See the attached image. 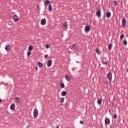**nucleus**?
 Returning <instances> with one entry per match:
<instances>
[{
    "label": "nucleus",
    "mask_w": 128,
    "mask_h": 128,
    "mask_svg": "<svg viewBox=\"0 0 128 128\" xmlns=\"http://www.w3.org/2000/svg\"><path fill=\"white\" fill-rule=\"evenodd\" d=\"M107 78L109 82H112V74L111 72H108L107 74Z\"/></svg>",
    "instance_id": "nucleus-1"
},
{
    "label": "nucleus",
    "mask_w": 128,
    "mask_h": 128,
    "mask_svg": "<svg viewBox=\"0 0 128 128\" xmlns=\"http://www.w3.org/2000/svg\"><path fill=\"white\" fill-rule=\"evenodd\" d=\"M96 14L98 18H100L102 16V11L100 10V9L97 10Z\"/></svg>",
    "instance_id": "nucleus-2"
},
{
    "label": "nucleus",
    "mask_w": 128,
    "mask_h": 128,
    "mask_svg": "<svg viewBox=\"0 0 128 128\" xmlns=\"http://www.w3.org/2000/svg\"><path fill=\"white\" fill-rule=\"evenodd\" d=\"M38 116V109H35L34 111V118H36Z\"/></svg>",
    "instance_id": "nucleus-3"
},
{
    "label": "nucleus",
    "mask_w": 128,
    "mask_h": 128,
    "mask_svg": "<svg viewBox=\"0 0 128 128\" xmlns=\"http://www.w3.org/2000/svg\"><path fill=\"white\" fill-rule=\"evenodd\" d=\"M104 122L106 126H108L110 124V120L108 118H106Z\"/></svg>",
    "instance_id": "nucleus-4"
},
{
    "label": "nucleus",
    "mask_w": 128,
    "mask_h": 128,
    "mask_svg": "<svg viewBox=\"0 0 128 128\" xmlns=\"http://www.w3.org/2000/svg\"><path fill=\"white\" fill-rule=\"evenodd\" d=\"M70 50H72L74 52H76V46L75 44H73L72 46H70Z\"/></svg>",
    "instance_id": "nucleus-5"
},
{
    "label": "nucleus",
    "mask_w": 128,
    "mask_h": 128,
    "mask_svg": "<svg viewBox=\"0 0 128 128\" xmlns=\"http://www.w3.org/2000/svg\"><path fill=\"white\" fill-rule=\"evenodd\" d=\"M126 26V18H123L122 20V28H125Z\"/></svg>",
    "instance_id": "nucleus-6"
},
{
    "label": "nucleus",
    "mask_w": 128,
    "mask_h": 128,
    "mask_svg": "<svg viewBox=\"0 0 128 128\" xmlns=\"http://www.w3.org/2000/svg\"><path fill=\"white\" fill-rule=\"evenodd\" d=\"M112 16V13L110 12V10H108L106 12V18H110Z\"/></svg>",
    "instance_id": "nucleus-7"
},
{
    "label": "nucleus",
    "mask_w": 128,
    "mask_h": 128,
    "mask_svg": "<svg viewBox=\"0 0 128 128\" xmlns=\"http://www.w3.org/2000/svg\"><path fill=\"white\" fill-rule=\"evenodd\" d=\"M90 26L87 25L85 27V32H90Z\"/></svg>",
    "instance_id": "nucleus-8"
},
{
    "label": "nucleus",
    "mask_w": 128,
    "mask_h": 128,
    "mask_svg": "<svg viewBox=\"0 0 128 128\" xmlns=\"http://www.w3.org/2000/svg\"><path fill=\"white\" fill-rule=\"evenodd\" d=\"M46 22V18H43L41 20L40 24L42 26H44Z\"/></svg>",
    "instance_id": "nucleus-9"
},
{
    "label": "nucleus",
    "mask_w": 128,
    "mask_h": 128,
    "mask_svg": "<svg viewBox=\"0 0 128 128\" xmlns=\"http://www.w3.org/2000/svg\"><path fill=\"white\" fill-rule=\"evenodd\" d=\"M10 110H14L16 109V104H14V103H12L10 107Z\"/></svg>",
    "instance_id": "nucleus-10"
},
{
    "label": "nucleus",
    "mask_w": 128,
    "mask_h": 128,
    "mask_svg": "<svg viewBox=\"0 0 128 128\" xmlns=\"http://www.w3.org/2000/svg\"><path fill=\"white\" fill-rule=\"evenodd\" d=\"M5 49L7 52H9L10 50V44L6 45Z\"/></svg>",
    "instance_id": "nucleus-11"
},
{
    "label": "nucleus",
    "mask_w": 128,
    "mask_h": 128,
    "mask_svg": "<svg viewBox=\"0 0 128 128\" xmlns=\"http://www.w3.org/2000/svg\"><path fill=\"white\" fill-rule=\"evenodd\" d=\"M50 0H46L44 2V6H48V4H50Z\"/></svg>",
    "instance_id": "nucleus-12"
},
{
    "label": "nucleus",
    "mask_w": 128,
    "mask_h": 128,
    "mask_svg": "<svg viewBox=\"0 0 128 128\" xmlns=\"http://www.w3.org/2000/svg\"><path fill=\"white\" fill-rule=\"evenodd\" d=\"M13 19L14 22H18V16L16 15H14L13 16Z\"/></svg>",
    "instance_id": "nucleus-13"
},
{
    "label": "nucleus",
    "mask_w": 128,
    "mask_h": 128,
    "mask_svg": "<svg viewBox=\"0 0 128 128\" xmlns=\"http://www.w3.org/2000/svg\"><path fill=\"white\" fill-rule=\"evenodd\" d=\"M65 78L68 80V82H70V77L68 76V74H66L65 76Z\"/></svg>",
    "instance_id": "nucleus-14"
},
{
    "label": "nucleus",
    "mask_w": 128,
    "mask_h": 128,
    "mask_svg": "<svg viewBox=\"0 0 128 128\" xmlns=\"http://www.w3.org/2000/svg\"><path fill=\"white\" fill-rule=\"evenodd\" d=\"M52 60H48L47 62V66H52Z\"/></svg>",
    "instance_id": "nucleus-15"
},
{
    "label": "nucleus",
    "mask_w": 128,
    "mask_h": 128,
    "mask_svg": "<svg viewBox=\"0 0 128 128\" xmlns=\"http://www.w3.org/2000/svg\"><path fill=\"white\" fill-rule=\"evenodd\" d=\"M37 64H38V66H39V68H42L44 66V64L40 62H38Z\"/></svg>",
    "instance_id": "nucleus-16"
},
{
    "label": "nucleus",
    "mask_w": 128,
    "mask_h": 128,
    "mask_svg": "<svg viewBox=\"0 0 128 128\" xmlns=\"http://www.w3.org/2000/svg\"><path fill=\"white\" fill-rule=\"evenodd\" d=\"M63 26H64V28L66 30H68V22H66L64 24H63Z\"/></svg>",
    "instance_id": "nucleus-17"
},
{
    "label": "nucleus",
    "mask_w": 128,
    "mask_h": 128,
    "mask_svg": "<svg viewBox=\"0 0 128 128\" xmlns=\"http://www.w3.org/2000/svg\"><path fill=\"white\" fill-rule=\"evenodd\" d=\"M66 91H62L61 92V96H66Z\"/></svg>",
    "instance_id": "nucleus-18"
},
{
    "label": "nucleus",
    "mask_w": 128,
    "mask_h": 128,
    "mask_svg": "<svg viewBox=\"0 0 128 128\" xmlns=\"http://www.w3.org/2000/svg\"><path fill=\"white\" fill-rule=\"evenodd\" d=\"M48 6L49 12H52V4H50Z\"/></svg>",
    "instance_id": "nucleus-19"
},
{
    "label": "nucleus",
    "mask_w": 128,
    "mask_h": 128,
    "mask_svg": "<svg viewBox=\"0 0 128 128\" xmlns=\"http://www.w3.org/2000/svg\"><path fill=\"white\" fill-rule=\"evenodd\" d=\"M112 44H110L108 46V48H109V50H112Z\"/></svg>",
    "instance_id": "nucleus-20"
},
{
    "label": "nucleus",
    "mask_w": 128,
    "mask_h": 128,
    "mask_svg": "<svg viewBox=\"0 0 128 128\" xmlns=\"http://www.w3.org/2000/svg\"><path fill=\"white\" fill-rule=\"evenodd\" d=\"M60 86L62 88H64V82H61L60 84Z\"/></svg>",
    "instance_id": "nucleus-21"
},
{
    "label": "nucleus",
    "mask_w": 128,
    "mask_h": 128,
    "mask_svg": "<svg viewBox=\"0 0 128 128\" xmlns=\"http://www.w3.org/2000/svg\"><path fill=\"white\" fill-rule=\"evenodd\" d=\"M102 99H98V104H100V105L102 104Z\"/></svg>",
    "instance_id": "nucleus-22"
},
{
    "label": "nucleus",
    "mask_w": 128,
    "mask_h": 128,
    "mask_svg": "<svg viewBox=\"0 0 128 128\" xmlns=\"http://www.w3.org/2000/svg\"><path fill=\"white\" fill-rule=\"evenodd\" d=\"M28 50H34V47L32 46H30L28 47Z\"/></svg>",
    "instance_id": "nucleus-23"
},
{
    "label": "nucleus",
    "mask_w": 128,
    "mask_h": 128,
    "mask_svg": "<svg viewBox=\"0 0 128 128\" xmlns=\"http://www.w3.org/2000/svg\"><path fill=\"white\" fill-rule=\"evenodd\" d=\"M64 102V98H61L60 100V102L61 104H62Z\"/></svg>",
    "instance_id": "nucleus-24"
},
{
    "label": "nucleus",
    "mask_w": 128,
    "mask_h": 128,
    "mask_svg": "<svg viewBox=\"0 0 128 128\" xmlns=\"http://www.w3.org/2000/svg\"><path fill=\"white\" fill-rule=\"evenodd\" d=\"M123 44L124 46H126V44H128V42L126 41V40H124L123 41Z\"/></svg>",
    "instance_id": "nucleus-25"
},
{
    "label": "nucleus",
    "mask_w": 128,
    "mask_h": 128,
    "mask_svg": "<svg viewBox=\"0 0 128 128\" xmlns=\"http://www.w3.org/2000/svg\"><path fill=\"white\" fill-rule=\"evenodd\" d=\"M15 100H17V102H18V103L20 102V98H18V96H16V97L15 98Z\"/></svg>",
    "instance_id": "nucleus-26"
},
{
    "label": "nucleus",
    "mask_w": 128,
    "mask_h": 128,
    "mask_svg": "<svg viewBox=\"0 0 128 128\" xmlns=\"http://www.w3.org/2000/svg\"><path fill=\"white\" fill-rule=\"evenodd\" d=\"M113 118H114V120H116V118H118V115L116 114V112L114 113Z\"/></svg>",
    "instance_id": "nucleus-27"
},
{
    "label": "nucleus",
    "mask_w": 128,
    "mask_h": 128,
    "mask_svg": "<svg viewBox=\"0 0 128 128\" xmlns=\"http://www.w3.org/2000/svg\"><path fill=\"white\" fill-rule=\"evenodd\" d=\"M30 54H32V52H30V51H28V52H27L28 56H30Z\"/></svg>",
    "instance_id": "nucleus-28"
},
{
    "label": "nucleus",
    "mask_w": 128,
    "mask_h": 128,
    "mask_svg": "<svg viewBox=\"0 0 128 128\" xmlns=\"http://www.w3.org/2000/svg\"><path fill=\"white\" fill-rule=\"evenodd\" d=\"M96 52H97L98 54H100V49H98V48H97L96 49Z\"/></svg>",
    "instance_id": "nucleus-29"
},
{
    "label": "nucleus",
    "mask_w": 128,
    "mask_h": 128,
    "mask_svg": "<svg viewBox=\"0 0 128 128\" xmlns=\"http://www.w3.org/2000/svg\"><path fill=\"white\" fill-rule=\"evenodd\" d=\"M124 38V34H122L120 36V40H122V38Z\"/></svg>",
    "instance_id": "nucleus-30"
},
{
    "label": "nucleus",
    "mask_w": 128,
    "mask_h": 128,
    "mask_svg": "<svg viewBox=\"0 0 128 128\" xmlns=\"http://www.w3.org/2000/svg\"><path fill=\"white\" fill-rule=\"evenodd\" d=\"M102 63L103 64H108V62L106 61V62H104V61H102Z\"/></svg>",
    "instance_id": "nucleus-31"
},
{
    "label": "nucleus",
    "mask_w": 128,
    "mask_h": 128,
    "mask_svg": "<svg viewBox=\"0 0 128 128\" xmlns=\"http://www.w3.org/2000/svg\"><path fill=\"white\" fill-rule=\"evenodd\" d=\"M113 4H114V6H116V4H118V2H116V0H114V1H113Z\"/></svg>",
    "instance_id": "nucleus-32"
},
{
    "label": "nucleus",
    "mask_w": 128,
    "mask_h": 128,
    "mask_svg": "<svg viewBox=\"0 0 128 128\" xmlns=\"http://www.w3.org/2000/svg\"><path fill=\"white\" fill-rule=\"evenodd\" d=\"M46 48H50V45L47 44L46 45Z\"/></svg>",
    "instance_id": "nucleus-33"
},
{
    "label": "nucleus",
    "mask_w": 128,
    "mask_h": 128,
    "mask_svg": "<svg viewBox=\"0 0 128 128\" xmlns=\"http://www.w3.org/2000/svg\"><path fill=\"white\" fill-rule=\"evenodd\" d=\"M44 58H48V54L44 55Z\"/></svg>",
    "instance_id": "nucleus-34"
},
{
    "label": "nucleus",
    "mask_w": 128,
    "mask_h": 128,
    "mask_svg": "<svg viewBox=\"0 0 128 128\" xmlns=\"http://www.w3.org/2000/svg\"><path fill=\"white\" fill-rule=\"evenodd\" d=\"M80 124H84V121H82V120H80Z\"/></svg>",
    "instance_id": "nucleus-35"
},
{
    "label": "nucleus",
    "mask_w": 128,
    "mask_h": 128,
    "mask_svg": "<svg viewBox=\"0 0 128 128\" xmlns=\"http://www.w3.org/2000/svg\"><path fill=\"white\" fill-rule=\"evenodd\" d=\"M36 70H38V66H36Z\"/></svg>",
    "instance_id": "nucleus-36"
},
{
    "label": "nucleus",
    "mask_w": 128,
    "mask_h": 128,
    "mask_svg": "<svg viewBox=\"0 0 128 128\" xmlns=\"http://www.w3.org/2000/svg\"><path fill=\"white\" fill-rule=\"evenodd\" d=\"M2 102V100L0 99V104Z\"/></svg>",
    "instance_id": "nucleus-37"
},
{
    "label": "nucleus",
    "mask_w": 128,
    "mask_h": 128,
    "mask_svg": "<svg viewBox=\"0 0 128 128\" xmlns=\"http://www.w3.org/2000/svg\"><path fill=\"white\" fill-rule=\"evenodd\" d=\"M69 54H70V51L69 52Z\"/></svg>",
    "instance_id": "nucleus-38"
},
{
    "label": "nucleus",
    "mask_w": 128,
    "mask_h": 128,
    "mask_svg": "<svg viewBox=\"0 0 128 128\" xmlns=\"http://www.w3.org/2000/svg\"><path fill=\"white\" fill-rule=\"evenodd\" d=\"M51 4H52V2H51Z\"/></svg>",
    "instance_id": "nucleus-39"
},
{
    "label": "nucleus",
    "mask_w": 128,
    "mask_h": 128,
    "mask_svg": "<svg viewBox=\"0 0 128 128\" xmlns=\"http://www.w3.org/2000/svg\"><path fill=\"white\" fill-rule=\"evenodd\" d=\"M76 62H78V61H76Z\"/></svg>",
    "instance_id": "nucleus-40"
}]
</instances>
